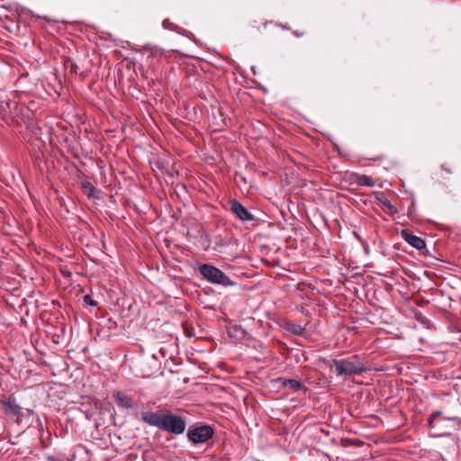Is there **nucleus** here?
<instances>
[{
	"mask_svg": "<svg viewBox=\"0 0 461 461\" xmlns=\"http://www.w3.org/2000/svg\"><path fill=\"white\" fill-rule=\"evenodd\" d=\"M337 375H357L366 370L365 365L358 360L357 356H354L352 359H331Z\"/></svg>",
	"mask_w": 461,
	"mask_h": 461,
	"instance_id": "nucleus-2",
	"label": "nucleus"
},
{
	"mask_svg": "<svg viewBox=\"0 0 461 461\" xmlns=\"http://www.w3.org/2000/svg\"><path fill=\"white\" fill-rule=\"evenodd\" d=\"M428 423L429 425H432V416L428 418Z\"/></svg>",
	"mask_w": 461,
	"mask_h": 461,
	"instance_id": "nucleus-19",
	"label": "nucleus"
},
{
	"mask_svg": "<svg viewBox=\"0 0 461 461\" xmlns=\"http://www.w3.org/2000/svg\"><path fill=\"white\" fill-rule=\"evenodd\" d=\"M141 420L163 431L180 435L185 430V420L178 415L158 411H145L141 414Z\"/></svg>",
	"mask_w": 461,
	"mask_h": 461,
	"instance_id": "nucleus-1",
	"label": "nucleus"
},
{
	"mask_svg": "<svg viewBox=\"0 0 461 461\" xmlns=\"http://www.w3.org/2000/svg\"><path fill=\"white\" fill-rule=\"evenodd\" d=\"M1 403L4 408V411L7 415H11L13 417H17L21 413V407L16 402V400L14 397L10 396L9 398L5 400H1Z\"/></svg>",
	"mask_w": 461,
	"mask_h": 461,
	"instance_id": "nucleus-6",
	"label": "nucleus"
},
{
	"mask_svg": "<svg viewBox=\"0 0 461 461\" xmlns=\"http://www.w3.org/2000/svg\"><path fill=\"white\" fill-rule=\"evenodd\" d=\"M442 414H443L442 411H434L433 417H434V421L437 420V426H438V424L440 422V417L442 416Z\"/></svg>",
	"mask_w": 461,
	"mask_h": 461,
	"instance_id": "nucleus-14",
	"label": "nucleus"
},
{
	"mask_svg": "<svg viewBox=\"0 0 461 461\" xmlns=\"http://www.w3.org/2000/svg\"><path fill=\"white\" fill-rule=\"evenodd\" d=\"M230 211L241 221H248L254 220V216L239 201L232 200Z\"/></svg>",
	"mask_w": 461,
	"mask_h": 461,
	"instance_id": "nucleus-5",
	"label": "nucleus"
},
{
	"mask_svg": "<svg viewBox=\"0 0 461 461\" xmlns=\"http://www.w3.org/2000/svg\"><path fill=\"white\" fill-rule=\"evenodd\" d=\"M82 190L87 197H94L96 188L90 182L82 183Z\"/></svg>",
	"mask_w": 461,
	"mask_h": 461,
	"instance_id": "nucleus-12",
	"label": "nucleus"
},
{
	"mask_svg": "<svg viewBox=\"0 0 461 461\" xmlns=\"http://www.w3.org/2000/svg\"><path fill=\"white\" fill-rule=\"evenodd\" d=\"M278 382L286 389H290L294 392L302 390L304 388L303 383L296 379H286L280 377L278 378Z\"/></svg>",
	"mask_w": 461,
	"mask_h": 461,
	"instance_id": "nucleus-8",
	"label": "nucleus"
},
{
	"mask_svg": "<svg viewBox=\"0 0 461 461\" xmlns=\"http://www.w3.org/2000/svg\"><path fill=\"white\" fill-rule=\"evenodd\" d=\"M292 330L294 333L300 334L303 329L301 328V326H295L292 329Z\"/></svg>",
	"mask_w": 461,
	"mask_h": 461,
	"instance_id": "nucleus-18",
	"label": "nucleus"
},
{
	"mask_svg": "<svg viewBox=\"0 0 461 461\" xmlns=\"http://www.w3.org/2000/svg\"><path fill=\"white\" fill-rule=\"evenodd\" d=\"M144 364H145V361H144V360H140V361L139 362V365H140V366H144Z\"/></svg>",
	"mask_w": 461,
	"mask_h": 461,
	"instance_id": "nucleus-20",
	"label": "nucleus"
},
{
	"mask_svg": "<svg viewBox=\"0 0 461 461\" xmlns=\"http://www.w3.org/2000/svg\"><path fill=\"white\" fill-rule=\"evenodd\" d=\"M84 302L86 303H87L88 305H92V306H95L97 304V303L95 301H94L93 298L89 294H86L84 296Z\"/></svg>",
	"mask_w": 461,
	"mask_h": 461,
	"instance_id": "nucleus-13",
	"label": "nucleus"
},
{
	"mask_svg": "<svg viewBox=\"0 0 461 461\" xmlns=\"http://www.w3.org/2000/svg\"><path fill=\"white\" fill-rule=\"evenodd\" d=\"M401 235L403 238V240L406 242H408L411 246H412L413 248H415L419 250H422V249H426L425 241L421 238L410 233L407 230H402L401 231Z\"/></svg>",
	"mask_w": 461,
	"mask_h": 461,
	"instance_id": "nucleus-7",
	"label": "nucleus"
},
{
	"mask_svg": "<svg viewBox=\"0 0 461 461\" xmlns=\"http://www.w3.org/2000/svg\"><path fill=\"white\" fill-rule=\"evenodd\" d=\"M153 374V372L149 369H144L142 368L141 371H140V375L143 376V377H149L151 376Z\"/></svg>",
	"mask_w": 461,
	"mask_h": 461,
	"instance_id": "nucleus-15",
	"label": "nucleus"
},
{
	"mask_svg": "<svg viewBox=\"0 0 461 461\" xmlns=\"http://www.w3.org/2000/svg\"><path fill=\"white\" fill-rule=\"evenodd\" d=\"M167 20H165V21L163 22V25H164V27H165V28H167Z\"/></svg>",
	"mask_w": 461,
	"mask_h": 461,
	"instance_id": "nucleus-21",
	"label": "nucleus"
},
{
	"mask_svg": "<svg viewBox=\"0 0 461 461\" xmlns=\"http://www.w3.org/2000/svg\"><path fill=\"white\" fill-rule=\"evenodd\" d=\"M433 295H434V302L437 300L436 297L438 295H440L442 297V291L441 290H438V289H434V293H433Z\"/></svg>",
	"mask_w": 461,
	"mask_h": 461,
	"instance_id": "nucleus-16",
	"label": "nucleus"
},
{
	"mask_svg": "<svg viewBox=\"0 0 461 461\" xmlns=\"http://www.w3.org/2000/svg\"><path fill=\"white\" fill-rule=\"evenodd\" d=\"M199 273L207 282L222 286H231L234 285L230 277L220 268L211 264H202L199 266Z\"/></svg>",
	"mask_w": 461,
	"mask_h": 461,
	"instance_id": "nucleus-3",
	"label": "nucleus"
},
{
	"mask_svg": "<svg viewBox=\"0 0 461 461\" xmlns=\"http://www.w3.org/2000/svg\"><path fill=\"white\" fill-rule=\"evenodd\" d=\"M383 204L384 206H386L388 209H390L391 211H393V206L392 205V203L388 200H384V202H383Z\"/></svg>",
	"mask_w": 461,
	"mask_h": 461,
	"instance_id": "nucleus-17",
	"label": "nucleus"
},
{
	"mask_svg": "<svg viewBox=\"0 0 461 461\" xmlns=\"http://www.w3.org/2000/svg\"><path fill=\"white\" fill-rule=\"evenodd\" d=\"M447 430L440 431L438 434H434V438L440 437V436H450L451 431L456 429V427L459 425L460 420L458 418L450 416L447 417Z\"/></svg>",
	"mask_w": 461,
	"mask_h": 461,
	"instance_id": "nucleus-9",
	"label": "nucleus"
},
{
	"mask_svg": "<svg viewBox=\"0 0 461 461\" xmlns=\"http://www.w3.org/2000/svg\"><path fill=\"white\" fill-rule=\"evenodd\" d=\"M213 435V429L210 426H200L189 429L187 436L194 444L204 443Z\"/></svg>",
	"mask_w": 461,
	"mask_h": 461,
	"instance_id": "nucleus-4",
	"label": "nucleus"
},
{
	"mask_svg": "<svg viewBox=\"0 0 461 461\" xmlns=\"http://www.w3.org/2000/svg\"><path fill=\"white\" fill-rule=\"evenodd\" d=\"M357 184L358 185L373 187L375 185V181L372 177L362 175L357 177Z\"/></svg>",
	"mask_w": 461,
	"mask_h": 461,
	"instance_id": "nucleus-11",
	"label": "nucleus"
},
{
	"mask_svg": "<svg viewBox=\"0 0 461 461\" xmlns=\"http://www.w3.org/2000/svg\"><path fill=\"white\" fill-rule=\"evenodd\" d=\"M114 399L119 407L130 409L132 407L131 399L122 392H116L114 393Z\"/></svg>",
	"mask_w": 461,
	"mask_h": 461,
	"instance_id": "nucleus-10",
	"label": "nucleus"
}]
</instances>
